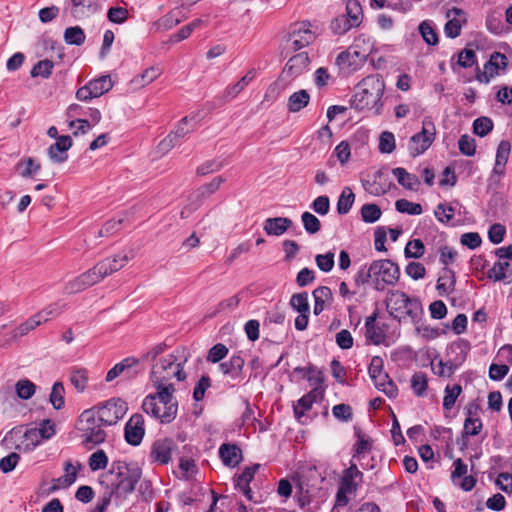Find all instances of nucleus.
Wrapping results in <instances>:
<instances>
[{
	"mask_svg": "<svg viewBox=\"0 0 512 512\" xmlns=\"http://www.w3.org/2000/svg\"><path fill=\"white\" fill-rule=\"evenodd\" d=\"M142 476V470L137 464H128L124 461H114L111 467L99 478L101 486L106 488L108 495L104 496L98 512H103L104 506L109 503V497L114 493L126 495L131 493Z\"/></svg>",
	"mask_w": 512,
	"mask_h": 512,
	"instance_id": "1",
	"label": "nucleus"
},
{
	"mask_svg": "<svg viewBox=\"0 0 512 512\" xmlns=\"http://www.w3.org/2000/svg\"><path fill=\"white\" fill-rule=\"evenodd\" d=\"M384 91L383 77L380 74L368 75L355 86L351 107L357 111L374 109L379 115L382 113Z\"/></svg>",
	"mask_w": 512,
	"mask_h": 512,
	"instance_id": "2",
	"label": "nucleus"
},
{
	"mask_svg": "<svg viewBox=\"0 0 512 512\" xmlns=\"http://www.w3.org/2000/svg\"><path fill=\"white\" fill-rule=\"evenodd\" d=\"M174 377L178 381L186 379L182 364L177 362L174 354L163 356L152 365L150 379L162 399L169 397V391L175 392L174 385L168 382Z\"/></svg>",
	"mask_w": 512,
	"mask_h": 512,
	"instance_id": "3",
	"label": "nucleus"
},
{
	"mask_svg": "<svg viewBox=\"0 0 512 512\" xmlns=\"http://www.w3.org/2000/svg\"><path fill=\"white\" fill-rule=\"evenodd\" d=\"M385 303L389 315L398 322L410 318L414 324H417L423 314L422 304L419 299L410 297L400 290L389 291Z\"/></svg>",
	"mask_w": 512,
	"mask_h": 512,
	"instance_id": "4",
	"label": "nucleus"
},
{
	"mask_svg": "<svg viewBox=\"0 0 512 512\" xmlns=\"http://www.w3.org/2000/svg\"><path fill=\"white\" fill-rule=\"evenodd\" d=\"M167 345L159 343L153 346L141 359L135 357H126L119 363L115 364L106 374L105 381L110 383L119 376L132 377L138 373L135 368L139 365L140 361H155L160 355L164 353Z\"/></svg>",
	"mask_w": 512,
	"mask_h": 512,
	"instance_id": "5",
	"label": "nucleus"
},
{
	"mask_svg": "<svg viewBox=\"0 0 512 512\" xmlns=\"http://www.w3.org/2000/svg\"><path fill=\"white\" fill-rule=\"evenodd\" d=\"M173 393L169 391V397L165 399L158 395V391L156 394L146 396L142 403L143 411L159 419L161 423L172 422L176 418L178 411V404L176 401H173Z\"/></svg>",
	"mask_w": 512,
	"mask_h": 512,
	"instance_id": "6",
	"label": "nucleus"
},
{
	"mask_svg": "<svg viewBox=\"0 0 512 512\" xmlns=\"http://www.w3.org/2000/svg\"><path fill=\"white\" fill-rule=\"evenodd\" d=\"M370 272L373 274V287L377 291L394 286L400 277L399 266L389 259L373 261L370 264Z\"/></svg>",
	"mask_w": 512,
	"mask_h": 512,
	"instance_id": "7",
	"label": "nucleus"
},
{
	"mask_svg": "<svg viewBox=\"0 0 512 512\" xmlns=\"http://www.w3.org/2000/svg\"><path fill=\"white\" fill-rule=\"evenodd\" d=\"M363 481V473L356 464H351L341 475L339 487L336 493V504L346 506L349 502V495H354Z\"/></svg>",
	"mask_w": 512,
	"mask_h": 512,
	"instance_id": "8",
	"label": "nucleus"
},
{
	"mask_svg": "<svg viewBox=\"0 0 512 512\" xmlns=\"http://www.w3.org/2000/svg\"><path fill=\"white\" fill-rule=\"evenodd\" d=\"M128 410L126 402L121 398H111L98 406V421L102 425L116 424Z\"/></svg>",
	"mask_w": 512,
	"mask_h": 512,
	"instance_id": "9",
	"label": "nucleus"
},
{
	"mask_svg": "<svg viewBox=\"0 0 512 512\" xmlns=\"http://www.w3.org/2000/svg\"><path fill=\"white\" fill-rule=\"evenodd\" d=\"M436 128L434 123L425 118L422 122V130L410 139V151L413 156L424 153L435 139Z\"/></svg>",
	"mask_w": 512,
	"mask_h": 512,
	"instance_id": "10",
	"label": "nucleus"
},
{
	"mask_svg": "<svg viewBox=\"0 0 512 512\" xmlns=\"http://www.w3.org/2000/svg\"><path fill=\"white\" fill-rule=\"evenodd\" d=\"M357 47V44H354L346 51L341 52L336 58L337 65L347 74H351L359 70L364 65L368 57L367 51H360Z\"/></svg>",
	"mask_w": 512,
	"mask_h": 512,
	"instance_id": "11",
	"label": "nucleus"
},
{
	"mask_svg": "<svg viewBox=\"0 0 512 512\" xmlns=\"http://www.w3.org/2000/svg\"><path fill=\"white\" fill-rule=\"evenodd\" d=\"M59 313L60 312L57 310V308L52 306L42 310L41 312L31 316L25 322L16 327L12 332V337L16 339L28 334L40 324L47 322L51 317L56 316Z\"/></svg>",
	"mask_w": 512,
	"mask_h": 512,
	"instance_id": "12",
	"label": "nucleus"
},
{
	"mask_svg": "<svg viewBox=\"0 0 512 512\" xmlns=\"http://www.w3.org/2000/svg\"><path fill=\"white\" fill-rule=\"evenodd\" d=\"M362 185L366 192L373 196H381L386 194L393 185L387 169H379L376 171L371 180H363Z\"/></svg>",
	"mask_w": 512,
	"mask_h": 512,
	"instance_id": "13",
	"label": "nucleus"
},
{
	"mask_svg": "<svg viewBox=\"0 0 512 512\" xmlns=\"http://www.w3.org/2000/svg\"><path fill=\"white\" fill-rule=\"evenodd\" d=\"M315 40V34L309 29V24L302 22L293 26L289 34V48L293 51H298Z\"/></svg>",
	"mask_w": 512,
	"mask_h": 512,
	"instance_id": "14",
	"label": "nucleus"
},
{
	"mask_svg": "<svg viewBox=\"0 0 512 512\" xmlns=\"http://www.w3.org/2000/svg\"><path fill=\"white\" fill-rule=\"evenodd\" d=\"M175 449L176 444L170 438H160L155 440L151 445L149 454L151 462L160 465L168 464Z\"/></svg>",
	"mask_w": 512,
	"mask_h": 512,
	"instance_id": "15",
	"label": "nucleus"
},
{
	"mask_svg": "<svg viewBox=\"0 0 512 512\" xmlns=\"http://www.w3.org/2000/svg\"><path fill=\"white\" fill-rule=\"evenodd\" d=\"M145 435L144 418L141 414L135 413L125 424L124 437L128 444L138 446Z\"/></svg>",
	"mask_w": 512,
	"mask_h": 512,
	"instance_id": "16",
	"label": "nucleus"
},
{
	"mask_svg": "<svg viewBox=\"0 0 512 512\" xmlns=\"http://www.w3.org/2000/svg\"><path fill=\"white\" fill-rule=\"evenodd\" d=\"M77 429L81 432L83 443H95L96 410L90 408L82 412L77 421Z\"/></svg>",
	"mask_w": 512,
	"mask_h": 512,
	"instance_id": "17",
	"label": "nucleus"
},
{
	"mask_svg": "<svg viewBox=\"0 0 512 512\" xmlns=\"http://www.w3.org/2000/svg\"><path fill=\"white\" fill-rule=\"evenodd\" d=\"M469 348V343L467 341L460 340L452 343L450 346V350L453 353H457V356L453 361H448L446 363H443L442 361L440 362L442 368L439 372V375H446L450 377L453 374L454 370L465 360Z\"/></svg>",
	"mask_w": 512,
	"mask_h": 512,
	"instance_id": "18",
	"label": "nucleus"
},
{
	"mask_svg": "<svg viewBox=\"0 0 512 512\" xmlns=\"http://www.w3.org/2000/svg\"><path fill=\"white\" fill-rule=\"evenodd\" d=\"M309 63L308 53L300 52L289 58L283 68L282 75L288 76L291 79L297 78L308 69Z\"/></svg>",
	"mask_w": 512,
	"mask_h": 512,
	"instance_id": "19",
	"label": "nucleus"
},
{
	"mask_svg": "<svg viewBox=\"0 0 512 512\" xmlns=\"http://www.w3.org/2000/svg\"><path fill=\"white\" fill-rule=\"evenodd\" d=\"M324 396L323 387H314L310 392L303 395L294 406V415L298 421L305 416V413L311 409L312 405L320 401Z\"/></svg>",
	"mask_w": 512,
	"mask_h": 512,
	"instance_id": "20",
	"label": "nucleus"
},
{
	"mask_svg": "<svg viewBox=\"0 0 512 512\" xmlns=\"http://www.w3.org/2000/svg\"><path fill=\"white\" fill-rule=\"evenodd\" d=\"M487 277L494 282H503L504 284L512 283V261L500 260L494 263L492 268L487 272Z\"/></svg>",
	"mask_w": 512,
	"mask_h": 512,
	"instance_id": "21",
	"label": "nucleus"
},
{
	"mask_svg": "<svg viewBox=\"0 0 512 512\" xmlns=\"http://www.w3.org/2000/svg\"><path fill=\"white\" fill-rule=\"evenodd\" d=\"M72 146V139L69 135H62L48 148V156L54 163H62L67 160V151Z\"/></svg>",
	"mask_w": 512,
	"mask_h": 512,
	"instance_id": "22",
	"label": "nucleus"
},
{
	"mask_svg": "<svg viewBox=\"0 0 512 512\" xmlns=\"http://www.w3.org/2000/svg\"><path fill=\"white\" fill-rule=\"evenodd\" d=\"M377 315V312H374L365 320V338L374 345L382 344L386 338L384 327L376 325Z\"/></svg>",
	"mask_w": 512,
	"mask_h": 512,
	"instance_id": "23",
	"label": "nucleus"
},
{
	"mask_svg": "<svg viewBox=\"0 0 512 512\" xmlns=\"http://www.w3.org/2000/svg\"><path fill=\"white\" fill-rule=\"evenodd\" d=\"M96 282V272L94 269H90L87 272L81 274L79 277L68 282L65 285V292L67 294H74L83 291L84 289L94 285Z\"/></svg>",
	"mask_w": 512,
	"mask_h": 512,
	"instance_id": "24",
	"label": "nucleus"
},
{
	"mask_svg": "<svg viewBox=\"0 0 512 512\" xmlns=\"http://www.w3.org/2000/svg\"><path fill=\"white\" fill-rule=\"evenodd\" d=\"M244 365L245 360L240 353H237L231 356L228 361L220 363L219 369L224 375L237 380L242 376Z\"/></svg>",
	"mask_w": 512,
	"mask_h": 512,
	"instance_id": "25",
	"label": "nucleus"
},
{
	"mask_svg": "<svg viewBox=\"0 0 512 512\" xmlns=\"http://www.w3.org/2000/svg\"><path fill=\"white\" fill-rule=\"evenodd\" d=\"M259 468H260V464H254L252 466L246 467L235 480L236 488L248 500H252V491H251L249 484L253 480L254 475L259 470Z\"/></svg>",
	"mask_w": 512,
	"mask_h": 512,
	"instance_id": "26",
	"label": "nucleus"
},
{
	"mask_svg": "<svg viewBox=\"0 0 512 512\" xmlns=\"http://www.w3.org/2000/svg\"><path fill=\"white\" fill-rule=\"evenodd\" d=\"M465 410L467 417L462 432V448L467 447V437L478 435L483 428L480 418L473 416L472 407H467Z\"/></svg>",
	"mask_w": 512,
	"mask_h": 512,
	"instance_id": "27",
	"label": "nucleus"
},
{
	"mask_svg": "<svg viewBox=\"0 0 512 512\" xmlns=\"http://www.w3.org/2000/svg\"><path fill=\"white\" fill-rule=\"evenodd\" d=\"M292 225L293 221L287 217L267 218L264 222L263 230L269 236H281Z\"/></svg>",
	"mask_w": 512,
	"mask_h": 512,
	"instance_id": "28",
	"label": "nucleus"
},
{
	"mask_svg": "<svg viewBox=\"0 0 512 512\" xmlns=\"http://www.w3.org/2000/svg\"><path fill=\"white\" fill-rule=\"evenodd\" d=\"M219 457L225 466L235 467L242 460V451L236 444L224 443L219 448Z\"/></svg>",
	"mask_w": 512,
	"mask_h": 512,
	"instance_id": "29",
	"label": "nucleus"
},
{
	"mask_svg": "<svg viewBox=\"0 0 512 512\" xmlns=\"http://www.w3.org/2000/svg\"><path fill=\"white\" fill-rule=\"evenodd\" d=\"M128 257L126 255H115L113 258H106L101 261L98 267V274L101 277L108 276L109 274L120 270L127 263Z\"/></svg>",
	"mask_w": 512,
	"mask_h": 512,
	"instance_id": "30",
	"label": "nucleus"
},
{
	"mask_svg": "<svg viewBox=\"0 0 512 512\" xmlns=\"http://www.w3.org/2000/svg\"><path fill=\"white\" fill-rule=\"evenodd\" d=\"M455 284L456 276L454 271L445 267L437 280L436 289L438 294L440 296L450 294L454 290Z\"/></svg>",
	"mask_w": 512,
	"mask_h": 512,
	"instance_id": "31",
	"label": "nucleus"
},
{
	"mask_svg": "<svg viewBox=\"0 0 512 512\" xmlns=\"http://www.w3.org/2000/svg\"><path fill=\"white\" fill-rule=\"evenodd\" d=\"M392 174L396 177L398 183L407 190L417 191L420 186L418 177L408 173L406 169L397 167L392 169Z\"/></svg>",
	"mask_w": 512,
	"mask_h": 512,
	"instance_id": "32",
	"label": "nucleus"
},
{
	"mask_svg": "<svg viewBox=\"0 0 512 512\" xmlns=\"http://www.w3.org/2000/svg\"><path fill=\"white\" fill-rule=\"evenodd\" d=\"M510 151V142L507 140H502L499 143L496 151L495 166L493 168V172L495 174L502 175L504 173L505 165L508 161Z\"/></svg>",
	"mask_w": 512,
	"mask_h": 512,
	"instance_id": "33",
	"label": "nucleus"
},
{
	"mask_svg": "<svg viewBox=\"0 0 512 512\" xmlns=\"http://www.w3.org/2000/svg\"><path fill=\"white\" fill-rule=\"evenodd\" d=\"M375 387L382 391L389 398H395L398 395V388L386 372L381 373L377 378H371Z\"/></svg>",
	"mask_w": 512,
	"mask_h": 512,
	"instance_id": "34",
	"label": "nucleus"
},
{
	"mask_svg": "<svg viewBox=\"0 0 512 512\" xmlns=\"http://www.w3.org/2000/svg\"><path fill=\"white\" fill-rule=\"evenodd\" d=\"M309 101V93L306 90L301 89L290 95L287 102V109L291 113H297L305 108L309 104Z\"/></svg>",
	"mask_w": 512,
	"mask_h": 512,
	"instance_id": "35",
	"label": "nucleus"
},
{
	"mask_svg": "<svg viewBox=\"0 0 512 512\" xmlns=\"http://www.w3.org/2000/svg\"><path fill=\"white\" fill-rule=\"evenodd\" d=\"M255 77V70H249L238 82L229 85L225 89L224 97L228 100L234 99L241 91H243Z\"/></svg>",
	"mask_w": 512,
	"mask_h": 512,
	"instance_id": "36",
	"label": "nucleus"
},
{
	"mask_svg": "<svg viewBox=\"0 0 512 512\" xmlns=\"http://www.w3.org/2000/svg\"><path fill=\"white\" fill-rule=\"evenodd\" d=\"M71 3V13L77 19L90 16L96 10L94 0H71Z\"/></svg>",
	"mask_w": 512,
	"mask_h": 512,
	"instance_id": "37",
	"label": "nucleus"
},
{
	"mask_svg": "<svg viewBox=\"0 0 512 512\" xmlns=\"http://www.w3.org/2000/svg\"><path fill=\"white\" fill-rule=\"evenodd\" d=\"M180 14L181 12L179 10L174 9L157 20L154 23V27L157 31H167L172 29L181 22Z\"/></svg>",
	"mask_w": 512,
	"mask_h": 512,
	"instance_id": "38",
	"label": "nucleus"
},
{
	"mask_svg": "<svg viewBox=\"0 0 512 512\" xmlns=\"http://www.w3.org/2000/svg\"><path fill=\"white\" fill-rule=\"evenodd\" d=\"M459 205L458 201H454L448 204L440 203L437 205L434 214L437 220L441 223H449L453 218L456 210V206Z\"/></svg>",
	"mask_w": 512,
	"mask_h": 512,
	"instance_id": "39",
	"label": "nucleus"
},
{
	"mask_svg": "<svg viewBox=\"0 0 512 512\" xmlns=\"http://www.w3.org/2000/svg\"><path fill=\"white\" fill-rule=\"evenodd\" d=\"M160 75L159 69L155 67L147 68L143 73L134 77L130 84L134 89H139L153 82Z\"/></svg>",
	"mask_w": 512,
	"mask_h": 512,
	"instance_id": "40",
	"label": "nucleus"
},
{
	"mask_svg": "<svg viewBox=\"0 0 512 512\" xmlns=\"http://www.w3.org/2000/svg\"><path fill=\"white\" fill-rule=\"evenodd\" d=\"M355 200V194L353 193L352 189L350 187H344L342 190L338 202H337V212L340 215L347 214L350 209L352 208V205Z\"/></svg>",
	"mask_w": 512,
	"mask_h": 512,
	"instance_id": "41",
	"label": "nucleus"
},
{
	"mask_svg": "<svg viewBox=\"0 0 512 512\" xmlns=\"http://www.w3.org/2000/svg\"><path fill=\"white\" fill-rule=\"evenodd\" d=\"M346 12L347 15L345 16L349 19V22L358 27L363 18V11L360 2L358 0H348L346 4Z\"/></svg>",
	"mask_w": 512,
	"mask_h": 512,
	"instance_id": "42",
	"label": "nucleus"
},
{
	"mask_svg": "<svg viewBox=\"0 0 512 512\" xmlns=\"http://www.w3.org/2000/svg\"><path fill=\"white\" fill-rule=\"evenodd\" d=\"M89 111H90V115L92 117V121H89L86 118H77V119H73V120L69 121V127L71 129H73V134L75 136L84 135L93 128V126H94L93 122H94L95 118H94L93 111L91 108L89 109Z\"/></svg>",
	"mask_w": 512,
	"mask_h": 512,
	"instance_id": "43",
	"label": "nucleus"
},
{
	"mask_svg": "<svg viewBox=\"0 0 512 512\" xmlns=\"http://www.w3.org/2000/svg\"><path fill=\"white\" fill-rule=\"evenodd\" d=\"M42 438L39 437V433L35 428L26 430L23 435V441L19 445V448L25 452H30L35 449L42 442Z\"/></svg>",
	"mask_w": 512,
	"mask_h": 512,
	"instance_id": "44",
	"label": "nucleus"
},
{
	"mask_svg": "<svg viewBox=\"0 0 512 512\" xmlns=\"http://www.w3.org/2000/svg\"><path fill=\"white\" fill-rule=\"evenodd\" d=\"M65 389L62 382H55L52 386L49 401L56 410H60L64 407L65 400Z\"/></svg>",
	"mask_w": 512,
	"mask_h": 512,
	"instance_id": "45",
	"label": "nucleus"
},
{
	"mask_svg": "<svg viewBox=\"0 0 512 512\" xmlns=\"http://www.w3.org/2000/svg\"><path fill=\"white\" fill-rule=\"evenodd\" d=\"M190 121H192V119H188V117L182 118L175 129L170 132L171 138H173L177 144L180 143L181 139L194 131L195 127L189 125Z\"/></svg>",
	"mask_w": 512,
	"mask_h": 512,
	"instance_id": "46",
	"label": "nucleus"
},
{
	"mask_svg": "<svg viewBox=\"0 0 512 512\" xmlns=\"http://www.w3.org/2000/svg\"><path fill=\"white\" fill-rule=\"evenodd\" d=\"M428 387L427 376L423 372H416L412 375L411 378V388L414 391V394L418 397H422L425 395Z\"/></svg>",
	"mask_w": 512,
	"mask_h": 512,
	"instance_id": "47",
	"label": "nucleus"
},
{
	"mask_svg": "<svg viewBox=\"0 0 512 512\" xmlns=\"http://www.w3.org/2000/svg\"><path fill=\"white\" fill-rule=\"evenodd\" d=\"M17 396L23 400L30 399L36 390V386L28 379H21L15 384Z\"/></svg>",
	"mask_w": 512,
	"mask_h": 512,
	"instance_id": "48",
	"label": "nucleus"
},
{
	"mask_svg": "<svg viewBox=\"0 0 512 512\" xmlns=\"http://www.w3.org/2000/svg\"><path fill=\"white\" fill-rule=\"evenodd\" d=\"M461 392L462 387L459 384H455L452 387L446 386L443 398V408L445 410H451Z\"/></svg>",
	"mask_w": 512,
	"mask_h": 512,
	"instance_id": "49",
	"label": "nucleus"
},
{
	"mask_svg": "<svg viewBox=\"0 0 512 512\" xmlns=\"http://www.w3.org/2000/svg\"><path fill=\"white\" fill-rule=\"evenodd\" d=\"M303 227L308 234H316L321 229L320 220L310 212H303L301 215Z\"/></svg>",
	"mask_w": 512,
	"mask_h": 512,
	"instance_id": "50",
	"label": "nucleus"
},
{
	"mask_svg": "<svg viewBox=\"0 0 512 512\" xmlns=\"http://www.w3.org/2000/svg\"><path fill=\"white\" fill-rule=\"evenodd\" d=\"M381 214V209L376 204H364L361 208V217L366 223H374L378 221Z\"/></svg>",
	"mask_w": 512,
	"mask_h": 512,
	"instance_id": "51",
	"label": "nucleus"
},
{
	"mask_svg": "<svg viewBox=\"0 0 512 512\" xmlns=\"http://www.w3.org/2000/svg\"><path fill=\"white\" fill-rule=\"evenodd\" d=\"M425 252V247L420 239L410 240L404 249V254L406 258H421Z\"/></svg>",
	"mask_w": 512,
	"mask_h": 512,
	"instance_id": "52",
	"label": "nucleus"
},
{
	"mask_svg": "<svg viewBox=\"0 0 512 512\" xmlns=\"http://www.w3.org/2000/svg\"><path fill=\"white\" fill-rule=\"evenodd\" d=\"M419 33L421 34L423 40L428 45H436L438 43V35L435 29L432 27L431 23L428 21H423L420 23L418 27Z\"/></svg>",
	"mask_w": 512,
	"mask_h": 512,
	"instance_id": "53",
	"label": "nucleus"
},
{
	"mask_svg": "<svg viewBox=\"0 0 512 512\" xmlns=\"http://www.w3.org/2000/svg\"><path fill=\"white\" fill-rule=\"evenodd\" d=\"M203 25V21L201 19H195L189 24L183 26L176 34L171 37L172 42H180L186 38H188L191 33Z\"/></svg>",
	"mask_w": 512,
	"mask_h": 512,
	"instance_id": "54",
	"label": "nucleus"
},
{
	"mask_svg": "<svg viewBox=\"0 0 512 512\" xmlns=\"http://www.w3.org/2000/svg\"><path fill=\"white\" fill-rule=\"evenodd\" d=\"M493 129V121L489 117H479L473 122L474 134L484 137Z\"/></svg>",
	"mask_w": 512,
	"mask_h": 512,
	"instance_id": "55",
	"label": "nucleus"
},
{
	"mask_svg": "<svg viewBox=\"0 0 512 512\" xmlns=\"http://www.w3.org/2000/svg\"><path fill=\"white\" fill-rule=\"evenodd\" d=\"M65 42L71 45H81L84 43L85 35L83 30L78 27H69L64 32Z\"/></svg>",
	"mask_w": 512,
	"mask_h": 512,
	"instance_id": "56",
	"label": "nucleus"
},
{
	"mask_svg": "<svg viewBox=\"0 0 512 512\" xmlns=\"http://www.w3.org/2000/svg\"><path fill=\"white\" fill-rule=\"evenodd\" d=\"M395 207L400 213H407L409 215H420L422 213V206L420 204L410 202L406 199L397 200Z\"/></svg>",
	"mask_w": 512,
	"mask_h": 512,
	"instance_id": "57",
	"label": "nucleus"
},
{
	"mask_svg": "<svg viewBox=\"0 0 512 512\" xmlns=\"http://www.w3.org/2000/svg\"><path fill=\"white\" fill-rule=\"evenodd\" d=\"M88 372L84 368H79L73 370L71 374V383L74 385V387L79 391L83 392L87 386L88 382Z\"/></svg>",
	"mask_w": 512,
	"mask_h": 512,
	"instance_id": "58",
	"label": "nucleus"
},
{
	"mask_svg": "<svg viewBox=\"0 0 512 512\" xmlns=\"http://www.w3.org/2000/svg\"><path fill=\"white\" fill-rule=\"evenodd\" d=\"M53 66L54 64L50 60H41L33 66L30 74L32 77L48 78L52 73Z\"/></svg>",
	"mask_w": 512,
	"mask_h": 512,
	"instance_id": "59",
	"label": "nucleus"
},
{
	"mask_svg": "<svg viewBox=\"0 0 512 512\" xmlns=\"http://www.w3.org/2000/svg\"><path fill=\"white\" fill-rule=\"evenodd\" d=\"M23 165H25V167L20 171V175L24 178L34 176L41 169L40 163L36 162L33 158H27L24 161H20L17 164V168H21Z\"/></svg>",
	"mask_w": 512,
	"mask_h": 512,
	"instance_id": "60",
	"label": "nucleus"
},
{
	"mask_svg": "<svg viewBox=\"0 0 512 512\" xmlns=\"http://www.w3.org/2000/svg\"><path fill=\"white\" fill-rule=\"evenodd\" d=\"M352 27H355L352 25L351 22H349V19L345 15L338 16L334 18L331 22V30L334 34L343 35L348 30H350Z\"/></svg>",
	"mask_w": 512,
	"mask_h": 512,
	"instance_id": "61",
	"label": "nucleus"
},
{
	"mask_svg": "<svg viewBox=\"0 0 512 512\" xmlns=\"http://www.w3.org/2000/svg\"><path fill=\"white\" fill-rule=\"evenodd\" d=\"M35 429L39 433V437L43 440H49L56 433L55 423L50 419L40 421L38 427H35Z\"/></svg>",
	"mask_w": 512,
	"mask_h": 512,
	"instance_id": "62",
	"label": "nucleus"
},
{
	"mask_svg": "<svg viewBox=\"0 0 512 512\" xmlns=\"http://www.w3.org/2000/svg\"><path fill=\"white\" fill-rule=\"evenodd\" d=\"M508 65L507 57L500 52H493L488 62L485 63V70L494 68L495 70H504Z\"/></svg>",
	"mask_w": 512,
	"mask_h": 512,
	"instance_id": "63",
	"label": "nucleus"
},
{
	"mask_svg": "<svg viewBox=\"0 0 512 512\" xmlns=\"http://www.w3.org/2000/svg\"><path fill=\"white\" fill-rule=\"evenodd\" d=\"M459 150L463 155L473 156L476 152V142L475 139L470 137L467 134H464L460 137L458 141Z\"/></svg>",
	"mask_w": 512,
	"mask_h": 512,
	"instance_id": "64",
	"label": "nucleus"
}]
</instances>
